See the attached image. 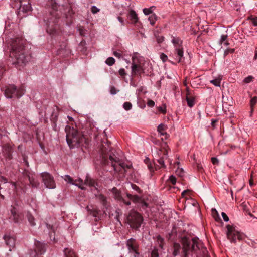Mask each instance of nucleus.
<instances>
[{
  "label": "nucleus",
  "instance_id": "nucleus-5",
  "mask_svg": "<svg viewBox=\"0 0 257 257\" xmlns=\"http://www.w3.org/2000/svg\"><path fill=\"white\" fill-rule=\"evenodd\" d=\"M171 41L175 48L173 55L176 62L178 63H190V57H186L184 56L182 41L179 37H173Z\"/></svg>",
  "mask_w": 257,
  "mask_h": 257
},
{
  "label": "nucleus",
  "instance_id": "nucleus-43",
  "mask_svg": "<svg viewBox=\"0 0 257 257\" xmlns=\"http://www.w3.org/2000/svg\"><path fill=\"white\" fill-rule=\"evenodd\" d=\"M131 185L132 188L133 190H135L137 193H138L139 194L141 193L142 191L138 186H137L136 185L134 184H131Z\"/></svg>",
  "mask_w": 257,
  "mask_h": 257
},
{
  "label": "nucleus",
  "instance_id": "nucleus-54",
  "mask_svg": "<svg viewBox=\"0 0 257 257\" xmlns=\"http://www.w3.org/2000/svg\"><path fill=\"white\" fill-rule=\"evenodd\" d=\"M211 162L214 165H218V160L215 157L211 158Z\"/></svg>",
  "mask_w": 257,
  "mask_h": 257
},
{
  "label": "nucleus",
  "instance_id": "nucleus-28",
  "mask_svg": "<svg viewBox=\"0 0 257 257\" xmlns=\"http://www.w3.org/2000/svg\"><path fill=\"white\" fill-rule=\"evenodd\" d=\"M64 251L65 257H77L76 253L70 249L65 248Z\"/></svg>",
  "mask_w": 257,
  "mask_h": 257
},
{
  "label": "nucleus",
  "instance_id": "nucleus-20",
  "mask_svg": "<svg viewBox=\"0 0 257 257\" xmlns=\"http://www.w3.org/2000/svg\"><path fill=\"white\" fill-rule=\"evenodd\" d=\"M128 17L132 24H136L139 20V18L136 12L131 10L128 14Z\"/></svg>",
  "mask_w": 257,
  "mask_h": 257
},
{
  "label": "nucleus",
  "instance_id": "nucleus-60",
  "mask_svg": "<svg viewBox=\"0 0 257 257\" xmlns=\"http://www.w3.org/2000/svg\"><path fill=\"white\" fill-rule=\"evenodd\" d=\"M234 49H227L225 51V54H228L229 53H232L234 52Z\"/></svg>",
  "mask_w": 257,
  "mask_h": 257
},
{
  "label": "nucleus",
  "instance_id": "nucleus-35",
  "mask_svg": "<svg viewBox=\"0 0 257 257\" xmlns=\"http://www.w3.org/2000/svg\"><path fill=\"white\" fill-rule=\"evenodd\" d=\"M212 214L213 217L216 221H218L220 219L218 213L215 209H212Z\"/></svg>",
  "mask_w": 257,
  "mask_h": 257
},
{
  "label": "nucleus",
  "instance_id": "nucleus-7",
  "mask_svg": "<svg viewBox=\"0 0 257 257\" xmlns=\"http://www.w3.org/2000/svg\"><path fill=\"white\" fill-rule=\"evenodd\" d=\"M25 91L23 86L17 88L14 85H9L5 89V95L8 98H20L24 95Z\"/></svg>",
  "mask_w": 257,
  "mask_h": 257
},
{
  "label": "nucleus",
  "instance_id": "nucleus-64",
  "mask_svg": "<svg viewBox=\"0 0 257 257\" xmlns=\"http://www.w3.org/2000/svg\"><path fill=\"white\" fill-rule=\"evenodd\" d=\"M197 169H198L199 171H201L203 168H202V166L201 165H197Z\"/></svg>",
  "mask_w": 257,
  "mask_h": 257
},
{
  "label": "nucleus",
  "instance_id": "nucleus-40",
  "mask_svg": "<svg viewBox=\"0 0 257 257\" xmlns=\"http://www.w3.org/2000/svg\"><path fill=\"white\" fill-rule=\"evenodd\" d=\"M257 102V97L254 96L252 97L250 101V106L251 107L252 110H253V106Z\"/></svg>",
  "mask_w": 257,
  "mask_h": 257
},
{
  "label": "nucleus",
  "instance_id": "nucleus-12",
  "mask_svg": "<svg viewBox=\"0 0 257 257\" xmlns=\"http://www.w3.org/2000/svg\"><path fill=\"white\" fill-rule=\"evenodd\" d=\"M34 245V250L32 251L30 253L31 257H36L37 255H41L45 252L46 246L44 243L38 241H35Z\"/></svg>",
  "mask_w": 257,
  "mask_h": 257
},
{
  "label": "nucleus",
  "instance_id": "nucleus-9",
  "mask_svg": "<svg viewBox=\"0 0 257 257\" xmlns=\"http://www.w3.org/2000/svg\"><path fill=\"white\" fill-rule=\"evenodd\" d=\"M227 228V236L231 242H235L237 239L241 240L242 239V235L235 228L230 225L226 226Z\"/></svg>",
  "mask_w": 257,
  "mask_h": 257
},
{
  "label": "nucleus",
  "instance_id": "nucleus-62",
  "mask_svg": "<svg viewBox=\"0 0 257 257\" xmlns=\"http://www.w3.org/2000/svg\"><path fill=\"white\" fill-rule=\"evenodd\" d=\"M140 202L141 203V206L142 207H144V208H146L147 207V203H146L145 202H144V201H142L141 200V201H140Z\"/></svg>",
  "mask_w": 257,
  "mask_h": 257
},
{
  "label": "nucleus",
  "instance_id": "nucleus-52",
  "mask_svg": "<svg viewBox=\"0 0 257 257\" xmlns=\"http://www.w3.org/2000/svg\"><path fill=\"white\" fill-rule=\"evenodd\" d=\"M190 194V191L189 190H184L182 192L181 196L183 197L186 198V195Z\"/></svg>",
  "mask_w": 257,
  "mask_h": 257
},
{
  "label": "nucleus",
  "instance_id": "nucleus-63",
  "mask_svg": "<svg viewBox=\"0 0 257 257\" xmlns=\"http://www.w3.org/2000/svg\"><path fill=\"white\" fill-rule=\"evenodd\" d=\"M257 59V47L254 50V55L253 57V60H256Z\"/></svg>",
  "mask_w": 257,
  "mask_h": 257
},
{
  "label": "nucleus",
  "instance_id": "nucleus-37",
  "mask_svg": "<svg viewBox=\"0 0 257 257\" xmlns=\"http://www.w3.org/2000/svg\"><path fill=\"white\" fill-rule=\"evenodd\" d=\"M248 20H250L252 24L254 26H257V17H253L251 16L248 18Z\"/></svg>",
  "mask_w": 257,
  "mask_h": 257
},
{
  "label": "nucleus",
  "instance_id": "nucleus-45",
  "mask_svg": "<svg viewBox=\"0 0 257 257\" xmlns=\"http://www.w3.org/2000/svg\"><path fill=\"white\" fill-rule=\"evenodd\" d=\"M159 253L158 252V249L156 248H154V249L152 251L151 254V257H158Z\"/></svg>",
  "mask_w": 257,
  "mask_h": 257
},
{
  "label": "nucleus",
  "instance_id": "nucleus-24",
  "mask_svg": "<svg viewBox=\"0 0 257 257\" xmlns=\"http://www.w3.org/2000/svg\"><path fill=\"white\" fill-rule=\"evenodd\" d=\"M143 71L142 65H132V73L134 75L140 74Z\"/></svg>",
  "mask_w": 257,
  "mask_h": 257
},
{
  "label": "nucleus",
  "instance_id": "nucleus-51",
  "mask_svg": "<svg viewBox=\"0 0 257 257\" xmlns=\"http://www.w3.org/2000/svg\"><path fill=\"white\" fill-rule=\"evenodd\" d=\"M110 92L111 94L114 95L116 94L117 90L114 87L111 86L110 89Z\"/></svg>",
  "mask_w": 257,
  "mask_h": 257
},
{
  "label": "nucleus",
  "instance_id": "nucleus-14",
  "mask_svg": "<svg viewBox=\"0 0 257 257\" xmlns=\"http://www.w3.org/2000/svg\"><path fill=\"white\" fill-rule=\"evenodd\" d=\"M126 245L128 247V250L131 252L132 251L138 254V245L135 239L131 238L127 241Z\"/></svg>",
  "mask_w": 257,
  "mask_h": 257
},
{
  "label": "nucleus",
  "instance_id": "nucleus-21",
  "mask_svg": "<svg viewBox=\"0 0 257 257\" xmlns=\"http://www.w3.org/2000/svg\"><path fill=\"white\" fill-rule=\"evenodd\" d=\"M11 185L13 189H14L16 193H18L19 192V189L21 191L25 192V187L23 186V184H22V185H20L19 182L18 183L12 182Z\"/></svg>",
  "mask_w": 257,
  "mask_h": 257
},
{
  "label": "nucleus",
  "instance_id": "nucleus-26",
  "mask_svg": "<svg viewBox=\"0 0 257 257\" xmlns=\"http://www.w3.org/2000/svg\"><path fill=\"white\" fill-rule=\"evenodd\" d=\"M97 199L101 202L102 205L105 207L106 208L107 207V202L106 198L102 194H99L98 195H96Z\"/></svg>",
  "mask_w": 257,
  "mask_h": 257
},
{
  "label": "nucleus",
  "instance_id": "nucleus-8",
  "mask_svg": "<svg viewBox=\"0 0 257 257\" xmlns=\"http://www.w3.org/2000/svg\"><path fill=\"white\" fill-rule=\"evenodd\" d=\"M127 221L132 228L137 229L140 227L143 221V217L140 214L132 210L127 217Z\"/></svg>",
  "mask_w": 257,
  "mask_h": 257
},
{
  "label": "nucleus",
  "instance_id": "nucleus-58",
  "mask_svg": "<svg viewBox=\"0 0 257 257\" xmlns=\"http://www.w3.org/2000/svg\"><path fill=\"white\" fill-rule=\"evenodd\" d=\"M164 38L163 36H158V37H157V41L159 43L162 42L164 41Z\"/></svg>",
  "mask_w": 257,
  "mask_h": 257
},
{
  "label": "nucleus",
  "instance_id": "nucleus-4",
  "mask_svg": "<svg viewBox=\"0 0 257 257\" xmlns=\"http://www.w3.org/2000/svg\"><path fill=\"white\" fill-rule=\"evenodd\" d=\"M66 133L67 142L70 148L87 145L88 140L81 132L75 128L67 125L65 128Z\"/></svg>",
  "mask_w": 257,
  "mask_h": 257
},
{
  "label": "nucleus",
  "instance_id": "nucleus-25",
  "mask_svg": "<svg viewBox=\"0 0 257 257\" xmlns=\"http://www.w3.org/2000/svg\"><path fill=\"white\" fill-rule=\"evenodd\" d=\"M222 79L221 75H219L215 79L210 80V82L215 86L219 87L220 86L221 81Z\"/></svg>",
  "mask_w": 257,
  "mask_h": 257
},
{
  "label": "nucleus",
  "instance_id": "nucleus-47",
  "mask_svg": "<svg viewBox=\"0 0 257 257\" xmlns=\"http://www.w3.org/2000/svg\"><path fill=\"white\" fill-rule=\"evenodd\" d=\"M253 78H254L253 77H252V76H249L246 77L244 79L243 81L245 83H249L253 80Z\"/></svg>",
  "mask_w": 257,
  "mask_h": 257
},
{
  "label": "nucleus",
  "instance_id": "nucleus-33",
  "mask_svg": "<svg viewBox=\"0 0 257 257\" xmlns=\"http://www.w3.org/2000/svg\"><path fill=\"white\" fill-rule=\"evenodd\" d=\"M27 217L28 218V220L30 224V225L34 226L35 225V219L34 217L30 214L29 212L27 213Z\"/></svg>",
  "mask_w": 257,
  "mask_h": 257
},
{
  "label": "nucleus",
  "instance_id": "nucleus-10",
  "mask_svg": "<svg viewBox=\"0 0 257 257\" xmlns=\"http://www.w3.org/2000/svg\"><path fill=\"white\" fill-rule=\"evenodd\" d=\"M43 182L46 187L49 189H54L56 184L53 177L48 173L44 172L41 174Z\"/></svg>",
  "mask_w": 257,
  "mask_h": 257
},
{
  "label": "nucleus",
  "instance_id": "nucleus-49",
  "mask_svg": "<svg viewBox=\"0 0 257 257\" xmlns=\"http://www.w3.org/2000/svg\"><path fill=\"white\" fill-rule=\"evenodd\" d=\"M99 9L97 8L95 6H93L91 7V12L93 14H96L99 12Z\"/></svg>",
  "mask_w": 257,
  "mask_h": 257
},
{
  "label": "nucleus",
  "instance_id": "nucleus-42",
  "mask_svg": "<svg viewBox=\"0 0 257 257\" xmlns=\"http://www.w3.org/2000/svg\"><path fill=\"white\" fill-rule=\"evenodd\" d=\"M152 8H153V7H151L149 8H144L143 10V13H144V14L146 15H148L151 14L152 13Z\"/></svg>",
  "mask_w": 257,
  "mask_h": 257
},
{
  "label": "nucleus",
  "instance_id": "nucleus-44",
  "mask_svg": "<svg viewBox=\"0 0 257 257\" xmlns=\"http://www.w3.org/2000/svg\"><path fill=\"white\" fill-rule=\"evenodd\" d=\"M115 62V59L113 57H110L107 58L105 61V63L106 64H114Z\"/></svg>",
  "mask_w": 257,
  "mask_h": 257
},
{
  "label": "nucleus",
  "instance_id": "nucleus-15",
  "mask_svg": "<svg viewBox=\"0 0 257 257\" xmlns=\"http://www.w3.org/2000/svg\"><path fill=\"white\" fill-rule=\"evenodd\" d=\"M112 192L115 199L119 201H122L126 205H130L131 204V202L130 200L126 201L121 197L120 192L116 188H113L112 189Z\"/></svg>",
  "mask_w": 257,
  "mask_h": 257
},
{
  "label": "nucleus",
  "instance_id": "nucleus-38",
  "mask_svg": "<svg viewBox=\"0 0 257 257\" xmlns=\"http://www.w3.org/2000/svg\"><path fill=\"white\" fill-rule=\"evenodd\" d=\"M78 31L81 36H84L85 35L86 30L83 27H78Z\"/></svg>",
  "mask_w": 257,
  "mask_h": 257
},
{
  "label": "nucleus",
  "instance_id": "nucleus-34",
  "mask_svg": "<svg viewBox=\"0 0 257 257\" xmlns=\"http://www.w3.org/2000/svg\"><path fill=\"white\" fill-rule=\"evenodd\" d=\"M157 19V16L155 14L151 15L148 18V20L152 25H154L155 24Z\"/></svg>",
  "mask_w": 257,
  "mask_h": 257
},
{
  "label": "nucleus",
  "instance_id": "nucleus-61",
  "mask_svg": "<svg viewBox=\"0 0 257 257\" xmlns=\"http://www.w3.org/2000/svg\"><path fill=\"white\" fill-rule=\"evenodd\" d=\"M249 185L252 187L254 185V183H253V179H252V175H251L250 176V178L249 180Z\"/></svg>",
  "mask_w": 257,
  "mask_h": 257
},
{
  "label": "nucleus",
  "instance_id": "nucleus-18",
  "mask_svg": "<svg viewBox=\"0 0 257 257\" xmlns=\"http://www.w3.org/2000/svg\"><path fill=\"white\" fill-rule=\"evenodd\" d=\"M167 129V126L163 124H161L159 125L157 128V131L161 136H163L164 137L161 138L162 140L167 139L169 136V135L167 134L166 130Z\"/></svg>",
  "mask_w": 257,
  "mask_h": 257
},
{
  "label": "nucleus",
  "instance_id": "nucleus-30",
  "mask_svg": "<svg viewBox=\"0 0 257 257\" xmlns=\"http://www.w3.org/2000/svg\"><path fill=\"white\" fill-rule=\"evenodd\" d=\"M74 185L78 186L79 188H81L82 190L85 189V188L83 186V180L81 178L74 180Z\"/></svg>",
  "mask_w": 257,
  "mask_h": 257
},
{
  "label": "nucleus",
  "instance_id": "nucleus-46",
  "mask_svg": "<svg viewBox=\"0 0 257 257\" xmlns=\"http://www.w3.org/2000/svg\"><path fill=\"white\" fill-rule=\"evenodd\" d=\"M168 182H170L173 185H175L176 182V179L173 176H170Z\"/></svg>",
  "mask_w": 257,
  "mask_h": 257
},
{
  "label": "nucleus",
  "instance_id": "nucleus-59",
  "mask_svg": "<svg viewBox=\"0 0 257 257\" xmlns=\"http://www.w3.org/2000/svg\"><path fill=\"white\" fill-rule=\"evenodd\" d=\"M117 19L118 21L121 23L122 25L124 26L125 25L124 21L122 17L119 16L118 17Z\"/></svg>",
  "mask_w": 257,
  "mask_h": 257
},
{
  "label": "nucleus",
  "instance_id": "nucleus-32",
  "mask_svg": "<svg viewBox=\"0 0 257 257\" xmlns=\"http://www.w3.org/2000/svg\"><path fill=\"white\" fill-rule=\"evenodd\" d=\"M28 178L29 179L30 184L32 185L33 187H37L39 183L35 181L33 178H32L29 175H27Z\"/></svg>",
  "mask_w": 257,
  "mask_h": 257
},
{
  "label": "nucleus",
  "instance_id": "nucleus-23",
  "mask_svg": "<svg viewBox=\"0 0 257 257\" xmlns=\"http://www.w3.org/2000/svg\"><path fill=\"white\" fill-rule=\"evenodd\" d=\"M4 239L7 245L12 247L14 246L15 244V239L14 237L5 235L4 236Z\"/></svg>",
  "mask_w": 257,
  "mask_h": 257
},
{
  "label": "nucleus",
  "instance_id": "nucleus-6",
  "mask_svg": "<svg viewBox=\"0 0 257 257\" xmlns=\"http://www.w3.org/2000/svg\"><path fill=\"white\" fill-rule=\"evenodd\" d=\"M168 149L169 147L165 142L161 143L160 148L157 151V158H156V160L160 165V166H155V167L156 170L162 168H165L164 160L168 158L167 154Z\"/></svg>",
  "mask_w": 257,
  "mask_h": 257
},
{
  "label": "nucleus",
  "instance_id": "nucleus-53",
  "mask_svg": "<svg viewBox=\"0 0 257 257\" xmlns=\"http://www.w3.org/2000/svg\"><path fill=\"white\" fill-rule=\"evenodd\" d=\"M147 105L149 107H152L155 105V102L152 100H149L147 102Z\"/></svg>",
  "mask_w": 257,
  "mask_h": 257
},
{
  "label": "nucleus",
  "instance_id": "nucleus-48",
  "mask_svg": "<svg viewBox=\"0 0 257 257\" xmlns=\"http://www.w3.org/2000/svg\"><path fill=\"white\" fill-rule=\"evenodd\" d=\"M160 58L162 60L163 62H165L168 59V57L164 53H161L160 55Z\"/></svg>",
  "mask_w": 257,
  "mask_h": 257
},
{
  "label": "nucleus",
  "instance_id": "nucleus-19",
  "mask_svg": "<svg viewBox=\"0 0 257 257\" xmlns=\"http://www.w3.org/2000/svg\"><path fill=\"white\" fill-rule=\"evenodd\" d=\"M144 59L138 53H135L132 56V64H143Z\"/></svg>",
  "mask_w": 257,
  "mask_h": 257
},
{
  "label": "nucleus",
  "instance_id": "nucleus-3",
  "mask_svg": "<svg viewBox=\"0 0 257 257\" xmlns=\"http://www.w3.org/2000/svg\"><path fill=\"white\" fill-rule=\"evenodd\" d=\"M104 146L103 145L102 149L103 152V161L106 162L107 161L108 157L115 172L116 177L118 179L123 178L125 176L126 168L128 166L123 162L122 157H117L114 154L110 153L109 154H105L107 151L104 150Z\"/></svg>",
  "mask_w": 257,
  "mask_h": 257
},
{
  "label": "nucleus",
  "instance_id": "nucleus-13",
  "mask_svg": "<svg viewBox=\"0 0 257 257\" xmlns=\"http://www.w3.org/2000/svg\"><path fill=\"white\" fill-rule=\"evenodd\" d=\"M32 11V7L30 3L26 5H21L17 12L18 16L22 18L27 15V14Z\"/></svg>",
  "mask_w": 257,
  "mask_h": 257
},
{
  "label": "nucleus",
  "instance_id": "nucleus-39",
  "mask_svg": "<svg viewBox=\"0 0 257 257\" xmlns=\"http://www.w3.org/2000/svg\"><path fill=\"white\" fill-rule=\"evenodd\" d=\"M123 108L126 110H130L132 107V104L129 102H125L123 105Z\"/></svg>",
  "mask_w": 257,
  "mask_h": 257
},
{
  "label": "nucleus",
  "instance_id": "nucleus-50",
  "mask_svg": "<svg viewBox=\"0 0 257 257\" xmlns=\"http://www.w3.org/2000/svg\"><path fill=\"white\" fill-rule=\"evenodd\" d=\"M227 38V35H223L221 37V39L220 40V44H222L224 41H225Z\"/></svg>",
  "mask_w": 257,
  "mask_h": 257
},
{
  "label": "nucleus",
  "instance_id": "nucleus-11",
  "mask_svg": "<svg viewBox=\"0 0 257 257\" xmlns=\"http://www.w3.org/2000/svg\"><path fill=\"white\" fill-rule=\"evenodd\" d=\"M10 219L13 221L14 222H18L22 218V214L19 210V208L18 206H11L10 209Z\"/></svg>",
  "mask_w": 257,
  "mask_h": 257
},
{
  "label": "nucleus",
  "instance_id": "nucleus-2",
  "mask_svg": "<svg viewBox=\"0 0 257 257\" xmlns=\"http://www.w3.org/2000/svg\"><path fill=\"white\" fill-rule=\"evenodd\" d=\"M26 40L22 37L13 39L10 44V57L13 61L12 64H23L27 62L24 54Z\"/></svg>",
  "mask_w": 257,
  "mask_h": 257
},
{
  "label": "nucleus",
  "instance_id": "nucleus-41",
  "mask_svg": "<svg viewBox=\"0 0 257 257\" xmlns=\"http://www.w3.org/2000/svg\"><path fill=\"white\" fill-rule=\"evenodd\" d=\"M145 163L147 165L148 168L149 169L150 172H153L154 169L153 165L149 163V160L148 159L145 160Z\"/></svg>",
  "mask_w": 257,
  "mask_h": 257
},
{
  "label": "nucleus",
  "instance_id": "nucleus-27",
  "mask_svg": "<svg viewBox=\"0 0 257 257\" xmlns=\"http://www.w3.org/2000/svg\"><path fill=\"white\" fill-rule=\"evenodd\" d=\"M127 196L130 200H132L134 203H139L140 201H141V199L136 195H133L130 194H127Z\"/></svg>",
  "mask_w": 257,
  "mask_h": 257
},
{
  "label": "nucleus",
  "instance_id": "nucleus-22",
  "mask_svg": "<svg viewBox=\"0 0 257 257\" xmlns=\"http://www.w3.org/2000/svg\"><path fill=\"white\" fill-rule=\"evenodd\" d=\"M74 12L72 10L71 7H68L67 10V13L66 14V18L67 19V23L71 24L72 22V18Z\"/></svg>",
  "mask_w": 257,
  "mask_h": 257
},
{
  "label": "nucleus",
  "instance_id": "nucleus-57",
  "mask_svg": "<svg viewBox=\"0 0 257 257\" xmlns=\"http://www.w3.org/2000/svg\"><path fill=\"white\" fill-rule=\"evenodd\" d=\"M119 74L121 76H124L125 75V72L124 69H120L119 71Z\"/></svg>",
  "mask_w": 257,
  "mask_h": 257
},
{
  "label": "nucleus",
  "instance_id": "nucleus-56",
  "mask_svg": "<svg viewBox=\"0 0 257 257\" xmlns=\"http://www.w3.org/2000/svg\"><path fill=\"white\" fill-rule=\"evenodd\" d=\"M113 55L115 57H117L118 58H120L122 56L121 53L120 52H117V51H114L113 52Z\"/></svg>",
  "mask_w": 257,
  "mask_h": 257
},
{
  "label": "nucleus",
  "instance_id": "nucleus-17",
  "mask_svg": "<svg viewBox=\"0 0 257 257\" xmlns=\"http://www.w3.org/2000/svg\"><path fill=\"white\" fill-rule=\"evenodd\" d=\"M84 184L90 187H93L96 190L97 189L98 184L97 182L95 180L92 179L88 176H86Z\"/></svg>",
  "mask_w": 257,
  "mask_h": 257
},
{
  "label": "nucleus",
  "instance_id": "nucleus-1",
  "mask_svg": "<svg viewBox=\"0 0 257 257\" xmlns=\"http://www.w3.org/2000/svg\"><path fill=\"white\" fill-rule=\"evenodd\" d=\"M181 243L182 247L178 243H174L173 255L174 256L189 257V255L192 256L194 254L196 257H208L206 248L198 238L184 237L181 239Z\"/></svg>",
  "mask_w": 257,
  "mask_h": 257
},
{
  "label": "nucleus",
  "instance_id": "nucleus-16",
  "mask_svg": "<svg viewBox=\"0 0 257 257\" xmlns=\"http://www.w3.org/2000/svg\"><path fill=\"white\" fill-rule=\"evenodd\" d=\"M12 147L9 144H6L3 147V153L6 159L10 160L12 158Z\"/></svg>",
  "mask_w": 257,
  "mask_h": 257
},
{
  "label": "nucleus",
  "instance_id": "nucleus-29",
  "mask_svg": "<svg viewBox=\"0 0 257 257\" xmlns=\"http://www.w3.org/2000/svg\"><path fill=\"white\" fill-rule=\"evenodd\" d=\"M156 244L161 249H163L164 244V240L160 235L156 236Z\"/></svg>",
  "mask_w": 257,
  "mask_h": 257
},
{
  "label": "nucleus",
  "instance_id": "nucleus-55",
  "mask_svg": "<svg viewBox=\"0 0 257 257\" xmlns=\"http://www.w3.org/2000/svg\"><path fill=\"white\" fill-rule=\"evenodd\" d=\"M222 216L225 222H227L229 220V218L227 215L224 212H222Z\"/></svg>",
  "mask_w": 257,
  "mask_h": 257
},
{
  "label": "nucleus",
  "instance_id": "nucleus-31",
  "mask_svg": "<svg viewBox=\"0 0 257 257\" xmlns=\"http://www.w3.org/2000/svg\"><path fill=\"white\" fill-rule=\"evenodd\" d=\"M186 99L188 106L190 107H193V106L194 105V98L193 97H189L188 96V94H187Z\"/></svg>",
  "mask_w": 257,
  "mask_h": 257
},
{
  "label": "nucleus",
  "instance_id": "nucleus-36",
  "mask_svg": "<svg viewBox=\"0 0 257 257\" xmlns=\"http://www.w3.org/2000/svg\"><path fill=\"white\" fill-rule=\"evenodd\" d=\"M64 179L65 180V181H66L68 183H69L70 184L74 185V180H73L72 178L71 177H70L69 175H65L64 177Z\"/></svg>",
  "mask_w": 257,
  "mask_h": 257
}]
</instances>
